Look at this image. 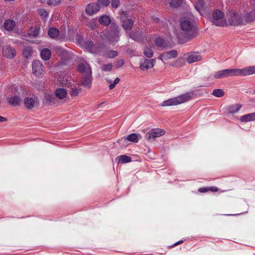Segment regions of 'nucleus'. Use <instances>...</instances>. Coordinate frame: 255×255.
I'll list each match as a JSON object with an SVG mask.
<instances>
[{"label":"nucleus","instance_id":"nucleus-41","mask_svg":"<svg viewBox=\"0 0 255 255\" xmlns=\"http://www.w3.org/2000/svg\"><path fill=\"white\" fill-rule=\"evenodd\" d=\"M107 55L108 58H114L118 56V53L117 51L110 50L107 52Z\"/></svg>","mask_w":255,"mask_h":255},{"label":"nucleus","instance_id":"nucleus-53","mask_svg":"<svg viewBox=\"0 0 255 255\" xmlns=\"http://www.w3.org/2000/svg\"><path fill=\"white\" fill-rule=\"evenodd\" d=\"M159 20L158 18H155L154 20V22H157Z\"/></svg>","mask_w":255,"mask_h":255},{"label":"nucleus","instance_id":"nucleus-9","mask_svg":"<svg viewBox=\"0 0 255 255\" xmlns=\"http://www.w3.org/2000/svg\"><path fill=\"white\" fill-rule=\"evenodd\" d=\"M62 84L64 85L65 87L70 89L69 93L72 97H76L78 95L80 89L75 87L73 84L67 80L62 83Z\"/></svg>","mask_w":255,"mask_h":255},{"label":"nucleus","instance_id":"nucleus-15","mask_svg":"<svg viewBox=\"0 0 255 255\" xmlns=\"http://www.w3.org/2000/svg\"><path fill=\"white\" fill-rule=\"evenodd\" d=\"M92 82V74L85 75L80 81V85L85 87L90 88L91 87Z\"/></svg>","mask_w":255,"mask_h":255},{"label":"nucleus","instance_id":"nucleus-8","mask_svg":"<svg viewBox=\"0 0 255 255\" xmlns=\"http://www.w3.org/2000/svg\"><path fill=\"white\" fill-rule=\"evenodd\" d=\"M33 74L36 76H40L44 71V67L39 60H34L32 63Z\"/></svg>","mask_w":255,"mask_h":255},{"label":"nucleus","instance_id":"nucleus-50","mask_svg":"<svg viewBox=\"0 0 255 255\" xmlns=\"http://www.w3.org/2000/svg\"><path fill=\"white\" fill-rule=\"evenodd\" d=\"M198 191L200 193H205L209 191L208 187H201L198 189Z\"/></svg>","mask_w":255,"mask_h":255},{"label":"nucleus","instance_id":"nucleus-11","mask_svg":"<svg viewBox=\"0 0 255 255\" xmlns=\"http://www.w3.org/2000/svg\"><path fill=\"white\" fill-rule=\"evenodd\" d=\"M177 51L176 50H172L170 51L162 53L159 56V59L161 60H167L175 58L177 56Z\"/></svg>","mask_w":255,"mask_h":255},{"label":"nucleus","instance_id":"nucleus-14","mask_svg":"<svg viewBox=\"0 0 255 255\" xmlns=\"http://www.w3.org/2000/svg\"><path fill=\"white\" fill-rule=\"evenodd\" d=\"M141 138V136L139 133H131L126 137H124L120 140V141H126L128 140L133 142L137 143L139 139Z\"/></svg>","mask_w":255,"mask_h":255},{"label":"nucleus","instance_id":"nucleus-33","mask_svg":"<svg viewBox=\"0 0 255 255\" xmlns=\"http://www.w3.org/2000/svg\"><path fill=\"white\" fill-rule=\"evenodd\" d=\"M32 49L31 47H25L23 50V54L26 58H28L31 56Z\"/></svg>","mask_w":255,"mask_h":255},{"label":"nucleus","instance_id":"nucleus-43","mask_svg":"<svg viewBox=\"0 0 255 255\" xmlns=\"http://www.w3.org/2000/svg\"><path fill=\"white\" fill-rule=\"evenodd\" d=\"M248 18L251 21L255 20V7L254 9L248 14Z\"/></svg>","mask_w":255,"mask_h":255},{"label":"nucleus","instance_id":"nucleus-31","mask_svg":"<svg viewBox=\"0 0 255 255\" xmlns=\"http://www.w3.org/2000/svg\"><path fill=\"white\" fill-rule=\"evenodd\" d=\"M59 30L54 27H51L48 32V35L53 38L57 37L59 35Z\"/></svg>","mask_w":255,"mask_h":255},{"label":"nucleus","instance_id":"nucleus-22","mask_svg":"<svg viewBox=\"0 0 255 255\" xmlns=\"http://www.w3.org/2000/svg\"><path fill=\"white\" fill-rule=\"evenodd\" d=\"M240 121L242 122H248L255 121V113L248 114L240 117Z\"/></svg>","mask_w":255,"mask_h":255},{"label":"nucleus","instance_id":"nucleus-27","mask_svg":"<svg viewBox=\"0 0 255 255\" xmlns=\"http://www.w3.org/2000/svg\"><path fill=\"white\" fill-rule=\"evenodd\" d=\"M214 77L217 79H221L228 77L227 69L216 72L214 74Z\"/></svg>","mask_w":255,"mask_h":255},{"label":"nucleus","instance_id":"nucleus-28","mask_svg":"<svg viewBox=\"0 0 255 255\" xmlns=\"http://www.w3.org/2000/svg\"><path fill=\"white\" fill-rule=\"evenodd\" d=\"M205 7V3L203 0H198L195 6L196 9L200 13L203 15V9Z\"/></svg>","mask_w":255,"mask_h":255},{"label":"nucleus","instance_id":"nucleus-1","mask_svg":"<svg viewBox=\"0 0 255 255\" xmlns=\"http://www.w3.org/2000/svg\"><path fill=\"white\" fill-rule=\"evenodd\" d=\"M193 95L194 93L193 92H187L176 97L171 98L163 101L161 103V106L162 107H166L181 104L189 101Z\"/></svg>","mask_w":255,"mask_h":255},{"label":"nucleus","instance_id":"nucleus-37","mask_svg":"<svg viewBox=\"0 0 255 255\" xmlns=\"http://www.w3.org/2000/svg\"><path fill=\"white\" fill-rule=\"evenodd\" d=\"M155 43L156 46L160 47H164L165 46L164 40L161 37L157 38L155 39Z\"/></svg>","mask_w":255,"mask_h":255},{"label":"nucleus","instance_id":"nucleus-10","mask_svg":"<svg viewBox=\"0 0 255 255\" xmlns=\"http://www.w3.org/2000/svg\"><path fill=\"white\" fill-rule=\"evenodd\" d=\"M154 59H144L140 61L139 68L142 70H148L154 66Z\"/></svg>","mask_w":255,"mask_h":255},{"label":"nucleus","instance_id":"nucleus-45","mask_svg":"<svg viewBox=\"0 0 255 255\" xmlns=\"http://www.w3.org/2000/svg\"><path fill=\"white\" fill-rule=\"evenodd\" d=\"M99 5H103L104 6H108L110 3V0H99L98 3Z\"/></svg>","mask_w":255,"mask_h":255},{"label":"nucleus","instance_id":"nucleus-3","mask_svg":"<svg viewBox=\"0 0 255 255\" xmlns=\"http://www.w3.org/2000/svg\"><path fill=\"white\" fill-rule=\"evenodd\" d=\"M211 21L213 24L218 26H224L227 24L226 20L224 19L223 13L218 9L213 12Z\"/></svg>","mask_w":255,"mask_h":255},{"label":"nucleus","instance_id":"nucleus-47","mask_svg":"<svg viewBox=\"0 0 255 255\" xmlns=\"http://www.w3.org/2000/svg\"><path fill=\"white\" fill-rule=\"evenodd\" d=\"M120 3V0H112V3L111 5L113 7L117 8Z\"/></svg>","mask_w":255,"mask_h":255},{"label":"nucleus","instance_id":"nucleus-24","mask_svg":"<svg viewBox=\"0 0 255 255\" xmlns=\"http://www.w3.org/2000/svg\"><path fill=\"white\" fill-rule=\"evenodd\" d=\"M41 57L44 60H47L50 59L51 55V52L48 48H44L41 51Z\"/></svg>","mask_w":255,"mask_h":255},{"label":"nucleus","instance_id":"nucleus-13","mask_svg":"<svg viewBox=\"0 0 255 255\" xmlns=\"http://www.w3.org/2000/svg\"><path fill=\"white\" fill-rule=\"evenodd\" d=\"M6 101L8 104L14 107L20 106L22 103L21 99L18 96L7 97L6 99Z\"/></svg>","mask_w":255,"mask_h":255},{"label":"nucleus","instance_id":"nucleus-46","mask_svg":"<svg viewBox=\"0 0 255 255\" xmlns=\"http://www.w3.org/2000/svg\"><path fill=\"white\" fill-rule=\"evenodd\" d=\"M61 0H49L48 4L49 5H56L58 4Z\"/></svg>","mask_w":255,"mask_h":255},{"label":"nucleus","instance_id":"nucleus-38","mask_svg":"<svg viewBox=\"0 0 255 255\" xmlns=\"http://www.w3.org/2000/svg\"><path fill=\"white\" fill-rule=\"evenodd\" d=\"M144 55L148 58H151L153 56V52L150 47H146L143 51Z\"/></svg>","mask_w":255,"mask_h":255},{"label":"nucleus","instance_id":"nucleus-36","mask_svg":"<svg viewBox=\"0 0 255 255\" xmlns=\"http://www.w3.org/2000/svg\"><path fill=\"white\" fill-rule=\"evenodd\" d=\"M183 0H169V3L171 6L173 7H177L181 4Z\"/></svg>","mask_w":255,"mask_h":255},{"label":"nucleus","instance_id":"nucleus-23","mask_svg":"<svg viewBox=\"0 0 255 255\" xmlns=\"http://www.w3.org/2000/svg\"><path fill=\"white\" fill-rule=\"evenodd\" d=\"M116 160L118 161V163L124 164L130 162L131 161V159L130 156L127 155H122L118 156L116 158Z\"/></svg>","mask_w":255,"mask_h":255},{"label":"nucleus","instance_id":"nucleus-29","mask_svg":"<svg viewBox=\"0 0 255 255\" xmlns=\"http://www.w3.org/2000/svg\"><path fill=\"white\" fill-rule=\"evenodd\" d=\"M5 28L8 31L12 30L15 26V22L13 20L8 19L5 21L4 23Z\"/></svg>","mask_w":255,"mask_h":255},{"label":"nucleus","instance_id":"nucleus-51","mask_svg":"<svg viewBox=\"0 0 255 255\" xmlns=\"http://www.w3.org/2000/svg\"><path fill=\"white\" fill-rule=\"evenodd\" d=\"M7 120L6 118L0 116V122H4L7 121Z\"/></svg>","mask_w":255,"mask_h":255},{"label":"nucleus","instance_id":"nucleus-48","mask_svg":"<svg viewBox=\"0 0 255 255\" xmlns=\"http://www.w3.org/2000/svg\"><path fill=\"white\" fill-rule=\"evenodd\" d=\"M124 63H125L124 60L123 59H120L117 61L116 66L117 68H120V67H121L122 66H123L124 65Z\"/></svg>","mask_w":255,"mask_h":255},{"label":"nucleus","instance_id":"nucleus-52","mask_svg":"<svg viewBox=\"0 0 255 255\" xmlns=\"http://www.w3.org/2000/svg\"><path fill=\"white\" fill-rule=\"evenodd\" d=\"M183 242V241L182 240H180V241H178V242H176V243H175L174 244H173V245L172 246V247H174V246H177V245H179V244H180L182 243Z\"/></svg>","mask_w":255,"mask_h":255},{"label":"nucleus","instance_id":"nucleus-42","mask_svg":"<svg viewBox=\"0 0 255 255\" xmlns=\"http://www.w3.org/2000/svg\"><path fill=\"white\" fill-rule=\"evenodd\" d=\"M38 13L43 18H45L48 16V12L43 8L38 9Z\"/></svg>","mask_w":255,"mask_h":255},{"label":"nucleus","instance_id":"nucleus-20","mask_svg":"<svg viewBox=\"0 0 255 255\" xmlns=\"http://www.w3.org/2000/svg\"><path fill=\"white\" fill-rule=\"evenodd\" d=\"M180 27L184 31H190L193 27V24L189 20H184L181 22Z\"/></svg>","mask_w":255,"mask_h":255},{"label":"nucleus","instance_id":"nucleus-44","mask_svg":"<svg viewBox=\"0 0 255 255\" xmlns=\"http://www.w3.org/2000/svg\"><path fill=\"white\" fill-rule=\"evenodd\" d=\"M120 81V79L119 78H116L115 80H114V83L113 84H111L109 85V89L110 90L114 89L116 85L118 83H119Z\"/></svg>","mask_w":255,"mask_h":255},{"label":"nucleus","instance_id":"nucleus-6","mask_svg":"<svg viewBox=\"0 0 255 255\" xmlns=\"http://www.w3.org/2000/svg\"><path fill=\"white\" fill-rule=\"evenodd\" d=\"M165 132L163 129L153 128L148 131L145 135V138L148 140L154 139L156 137L163 135Z\"/></svg>","mask_w":255,"mask_h":255},{"label":"nucleus","instance_id":"nucleus-17","mask_svg":"<svg viewBox=\"0 0 255 255\" xmlns=\"http://www.w3.org/2000/svg\"><path fill=\"white\" fill-rule=\"evenodd\" d=\"M3 54L7 58H12L15 55V51L11 47L6 46L3 48Z\"/></svg>","mask_w":255,"mask_h":255},{"label":"nucleus","instance_id":"nucleus-34","mask_svg":"<svg viewBox=\"0 0 255 255\" xmlns=\"http://www.w3.org/2000/svg\"><path fill=\"white\" fill-rule=\"evenodd\" d=\"M212 95L216 97L220 98L224 96L225 92L222 89H217L213 91Z\"/></svg>","mask_w":255,"mask_h":255},{"label":"nucleus","instance_id":"nucleus-21","mask_svg":"<svg viewBox=\"0 0 255 255\" xmlns=\"http://www.w3.org/2000/svg\"><path fill=\"white\" fill-rule=\"evenodd\" d=\"M67 91L64 88L57 89L54 93L55 97L59 100H62L67 96Z\"/></svg>","mask_w":255,"mask_h":255},{"label":"nucleus","instance_id":"nucleus-2","mask_svg":"<svg viewBox=\"0 0 255 255\" xmlns=\"http://www.w3.org/2000/svg\"><path fill=\"white\" fill-rule=\"evenodd\" d=\"M228 77L239 76H247L255 74V66H249L243 69H228Z\"/></svg>","mask_w":255,"mask_h":255},{"label":"nucleus","instance_id":"nucleus-40","mask_svg":"<svg viewBox=\"0 0 255 255\" xmlns=\"http://www.w3.org/2000/svg\"><path fill=\"white\" fill-rule=\"evenodd\" d=\"M113 65L112 63H109L102 66V70L103 71H110L113 68Z\"/></svg>","mask_w":255,"mask_h":255},{"label":"nucleus","instance_id":"nucleus-7","mask_svg":"<svg viewBox=\"0 0 255 255\" xmlns=\"http://www.w3.org/2000/svg\"><path fill=\"white\" fill-rule=\"evenodd\" d=\"M186 61L189 64L199 61L202 59L201 55L197 52H192L184 54Z\"/></svg>","mask_w":255,"mask_h":255},{"label":"nucleus","instance_id":"nucleus-4","mask_svg":"<svg viewBox=\"0 0 255 255\" xmlns=\"http://www.w3.org/2000/svg\"><path fill=\"white\" fill-rule=\"evenodd\" d=\"M227 21L229 24L232 26H239L243 24L241 15L235 11L229 12Z\"/></svg>","mask_w":255,"mask_h":255},{"label":"nucleus","instance_id":"nucleus-19","mask_svg":"<svg viewBox=\"0 0 255 255\" xmlns=\"http://www.w3.org/2000/svg\"><path fill=\"white\" fill-rule=\"evenodd\" d=\"M133 25V21L130 19H126L122 21V26L128 34Z\"/></svg>","mask_w":255,"mask_h":255},{"label":"nucleus","instance_id":"nucleus-49","mask_svg":"<svg viewBox=\"0 0 255 255\" xmlns=\"http://www.w3.org/2000/svg\"><path fill=\"white\" fill-rule=\"evenodd\" d=\"M209 191H211L213 192H216L219 191L218 188L215 186H211V187H208Z\"/></svg>","mask_w":255,"mask_h":255},{"label":"nucleus","instance_id":"nucleus-12","mask_svg":"<svg viewBox=\"0 0 255 255\" xmlns=\"http://www.w3.org/2000/svg\"><path fill=\"white\" fill-rule=\"evenodd\" d=\"M100 9V6L97 3H91L89 4L86 8V11L89 15H92L96 13Z\"/></svg>","mask_w":255,"mask_h":255},{"label":"nucleus","instance_id":"nucleus-16","mask_svg":"<svg viewBox=\"0 0 255 255\" xmlns=\"http://www.w3.org/2000/svg\"><path fill=\"white\" fill-rule=\"evenodd\" d=\"M78 70L85 75L92 74V70L90 65L87 63H81L78 65Z\"/></svg>","mask_w":255,"mask_h":255},{"label":"nucleus","instance_id":"nucleus-35","mask_svg":"<svg viewBox=\"0 0 255 255\" xmlns=\"http://www.w3.org/2000/svg\"><path fill=\"white\" fill-rule=\"evenodd\" d=\"M83 46L86 49H89L91 52H93L92 49L93 48L94 43L92 41H85Z\"/></svg>","mask_w":255,"mask_h":255},{"label":"nucleus","instance_id":"nucleus-5","mask_svg":"<svg viewBox=\"0 0 255 255\" xmlns=\"http://www.w3.org/2000/svg\"><path fill=\"white\" fill-rule=\"evenodd\" d=\"M23 102L24 106L28 110L32 109L39 105V100L36 96L26 97Z\"/></svg>","mask_w":255,"mask_h":255},{"label":"nucleus","instance_id":"nucleus-54","mask_svg":"<svg viewBox=\"0 0 255 255\" xmlns=\"http://www.w3.org/2000/svg\"><path fill=\"white\" fill-rule=\"evenodd\" d=\"M111 80H108V82L109 83H111Z\"/></svg>","mask_w":255,"mask_h":255},{"label":"nucleus","instance_id":"nucleus-25","mask_svg":"<svg viewBox=\"0 0 255 255\" xmlns=\"http://www.w3.org/2000/svg\"><path fill=\"white\" fill-rule=\"evenodd\" d=\"M242 106L240 104H234L229 106L227 108L229 113L234 114L238 112L241 109Z\"/></svg>","mask_w":255,"mask_h":255},{"label":"nucleus","instance_id":"nucleus-30","mask_svg":"<svg viewBox=\"0 0 255 255\" xmlns=\"http://www.w3.org/2000/svg\"><path fill=\"white\" fill-rule=\"evenodd\" d=\"M185 58H178L176 61L172 65L173 66L175 67H181L183 66L185 64Z\"/></svg>","mask_w":255,"mask_h":255},{"label":"nucleus","instance_id":"nucleus-26","mask_svg":"<svg viewBox=\"0 0 255 255\" xmlns=\"http://www.w3.org/2000/svg\"><path fill=\"white\" fill-rule=\"evenodd\" d=\"M128 35L130 38L133 39L134 40H139L141 37L142 33L139 29H138L133 33L129 32Z\"/></svg>","mask_w":255,"mask_h":255},{"label":"nucleus","instance_id":"nucleus-18","mask_svg":"<svg viewBox=\"0 0 255 255\" xmlns=\"http://www.w3.org/2000/svg\"><path fill=\"white\" fill-rule=\"evenodd\" d=\"M55 95L45 94L43 102L45 104L52 105L56 103V98Z\"/></svg>","mask_w":255,"mask_h":255},{"label":"nucleus","instance_id":"nucleus-32","mask_svg":"<svg viewBox=\"0 0 255 255\" xmlns=\"http://www.w3.org/2000/svg\"><path fill=\"white\" fill-rule=\"evenodd\" d=\"M111 19L107 15H103L99 18V22L104 25H108L111 23Z\"/></svg>","mask_w":255,"mask_h":255},{"label":"nucleus","instance_id":"nucleus-39","mask_svg":"<svg viewBox=\"0 0 255 255\" xmlns=\"http://www.w3.org/2000/svg\"><path fill=\"white\" fill-rule=\"evenodd\" d=\"M39 30L38 28H31L29 32L30 36L34 37L37 36L39 34Z\"/></svg>","mask_w":255,"mask_h":255}]
</instances>
